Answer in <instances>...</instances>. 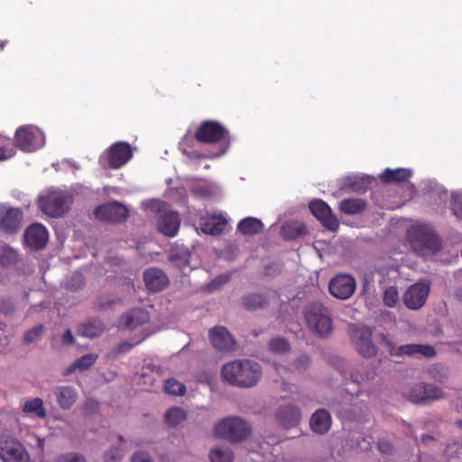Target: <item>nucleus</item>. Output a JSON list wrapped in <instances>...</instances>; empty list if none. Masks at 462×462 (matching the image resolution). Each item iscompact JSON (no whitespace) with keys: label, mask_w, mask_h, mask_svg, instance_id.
<instances>
[{"label":"nucleus","mask_w":462,"mask_h":462,"mask_svg":"<svg viewBox=\"0 0 462 462\" xmlns=\"http://www.w3.org/2000/svg\"><path fill=\"white\" fill-rule=\"evenodd\" d=\"M212 346L223 352H230L236 348V340L228 329L223 326H216L208 331Z\"/></svg>","instance_id":"f8f14e48"},{"label":"nucleus","mask_w":462,"mask_h":462,"mask_svg":"<svg viewBox=\"0 0 462 462\" xmlns=\"http://www.w3.org/2000/svg\"><path fill=\"white\" fill-rule=\"evenodd\" d=\"M451 207L454 215L462 220V195H453Z\"/></svg>","instance_id":"de8ad7c7"},{"label":"nucleus","mask_w":462,"mask_h":462,"mask_svg":"<svg viewBox=\"0 0 462 462\" xmlns=\"http://www.w3.org/2000/svg\"><path fill=\"white\" fill-rule=\"evenodd\" d=\"M23 218V213L20 208L0 209V230L6 234H15L21 229Z\"/></svg>","instance_id":"ddd939ff"},{"label":"nucleus","mask_w":462,"mask_h":462,"mask_svg":"<svg viewBox=\"0 0 462 462\" xmlns=\"http://www.w3.org/2000/svg\"><path fill=\"white\" fill-rule=\"evenodd\" d=\"M367 287H368V284L365 282V283L364 284V286H363V289H367Z\"/></svg>","instance_id":"338daca9"},{"label":"nucleus","mask_w":462,"mask_h":462,"mask_svg":"<svg viewBox=\"0 0 462 462\" xmlns=\"http://www.w3.org/2000/svg\"><path fill=\"white\" fill-rule=\"evenodd\" d=\"M186 419V413L183 409L172 407L164 414L165 423L170 427H175Z\"/></svg>","instance_id":"f704fd0d"},{"label":"nucleus","mask_w":462,"mask_h":462,"mask_svg":"<svg viewBox=\"0 0 462 462\" xmlns=\"http://www.w3.org/2000/svg\"><path fill=\"white\" fill-rule=\"evenodd\" d=\"M420 440H421V442H422V443H424V444H426V445H427V444H430V443L433 442V441H434V439H433V437H432V436H430V435L423 434V435L421 436V438H420Z\"/></svg>","instance_id":"bf43d9fd"},{"label":"nucleus","mask_w":462,"mask_h":462,"mask_svg":"<svg viewBox=\"0 0 462 462\" xmlns=\"http://www.w3.org/2000/svg\"><path fill=\"white\" fill-rule=\"evenodd\" d=\"M242 303L246 310H255L263 308L267 300L262 293L252 292L243 298Z\"/></svg>","instance_id":"72a5a7b5"},{"label":"nucleus","mask_w":462,"mask_h":462,"mask_svg":"<svg viewBox=\"0 0 462 462\" xmlns=\"http://www.w3.org/2000/svg\"><path fill=\"white\" fill-rule=\"evenodd\" d=\"M226 226V220L225 219V217L221 216L213 217L208 221L204 223L202 230L206 234L217 236L224 231Z\"/></svg>","instance_id":"473e14b6"},{"label":"nucleus","mask_w":462,"mask_h":462,"mask_svg":"<svg viewBox=\"0 0 462 462\" xmlns=\"http://www.w3.org/2000/svg\"><path fill=\"white\" fill-rule=\"evenodd\" d=\"M60 339L65 346H72L75 344V337L70 329H66L60 336Z\"/></svg>","instance_id":"864d4df0"},{"label":"nucleus","mask_w":462,"mask_h":462,"mask_svg":"<svg viewBox=\"0 0 462 462\" xmlns=\"http://www.w3.org/2000/svg\"><path fill=\"white\" fill-rule=\"evenodd\" d=\"M380 341L383 345L385 346V347L388 349L391 356H393L395 353L396 346L387 338V336L385 334H380L379 335Z\"/></svg>","instance_id":"5fc2aeb1"},{"label":"nucleus","mask_w":462,"mask_h":462,"mask_svg":"<svg viewBox=\"0 0 462 462\" xmlns=\"http://www.w3.org/2000/svg\"><path fill=\"white\" fill-rule=\"evenodd\" d=\"M164 390L171 395H183L186 392V387L175 379H168L165 383Z\"/></svg>","instance_id":"ea45409f"},{"label":"nucleus","mask_w":462,"mask_h":462,"mask_svg":"<svg viewBox=\"0 0 462 462\" xmlns=\"http://www.w3.org/2000/svg\"><path fill=\"white\" fill-rule=\"evenodd\" d=\"M106 329L105 325L99 319H89L79 325L77 333L84 337L95 338L100 337Z\"/></svg>","instance_id":"b1692460"},{"label":"nucleus","mask_w":462,"mask_h":462,"mask_svg":"<svg viewBox=\"0 0 462 462\" xmlns=\"http://www.w3.org/2000/svg\"><path fill=\"white\" fill-rule=\"evenodd\" d=\"M22 411L24 413L32 414L38 419H44L47 415L43 401L38 397L27 400L23 403Z\"/></svg>","instance_id":"7c9ffc66"},{"label":"nucleus","mask_w":462,"mask_h":462,"mask_svg":"<svg viewBox=\"0 0 462 462\" xmlns=\"http://www.w3.org/2000/svg\"><path fill=\"white\" fill-rule=\"evenodd\" d=\"M150 319L149 312L143 309L134 308L124 313L119 319L120 325L125 329L134 330L147 323Z\"/></svg>","instance_id":"f3484780"},{"label":"nucleus","mask_w":462,"mask_h":462,"mask_svg":"<svg viewBox=\"0 0 462 462\" xmlns=\"http://www.w3.org/2000/svg\"><path fill=\"white\" fill-rule=\"evenodd\" d=\"M453 448H456L457 449L459 448V446L457 444H453V445H448L447 448H446V450L445 452L447 453L448 456H452L453 453H452V449Z\"/></svg>","instance_id":"052dcab7"},{"label":"nucleus","mask_w":462,"mask_h":462,"mask_svg":"<svg viewBox=\"0 0 462 462\" xmlns=\"http://www.w3.org/2000/svg\"><path fill=\"white\" fill-rule=\"evenodd\" d=\"M411 236L414 238L412 246L415 250L420 247V251L428 249L435 252L439 250L441 246L439 236L427 229L416 228L412 231Z\"/></svg>","instance_id":"2eb2a0df"},{"label":"nucleus","mask_w":462,"mask_h":462,"mask_svg":"<svg viewBox=\"0 0 462 462\" xmlns=\"http://www.w3.org/2000/svg\"><path fill=\"white\" fill-rule=\"evenodd\" d=\"M263 225L258 218L247 217L237 225V230L245 236H254L263 230Z\"/></svg>","instance_id":"c756f323"},{"label":"nucleus","mask_w":462,"mask_h":462,"mask_svg":"<svg viewBox=\"0 0 462 462\" xmlns=\"http://www.w3.org/2000/svg\"><path fill=\"white\" fill-rule=\"evenodd\" d=\"M444 397L443 391L430 383H418L411 388L409 399L412 402H420L422 401H437Z\"/></svg>","instance_id":"4468645a"},{"label":"nucleus","mask_w":462,"mask_h":462,"mask_svg":"<svg viewBox=\"0 0 462 462\" xmlns=\"http://www.w3.org/2000/svg\"><path fill=\"white\" fill-rule=\"evenodd\" d=\"M0 310L3 311L5 314H8V313L13 311V307L10 306V307L5 309L3 305H0Z\"/></svg>","instance_id":"680f3d73"},{"label":"nucleus","mask_w":462,"mask_h":462,"mask_svg":"<svg viewBox=\"0 0 462 462\" xmlns=\"http://www.w3.org/2000/svg\"><path fill=\"white\" fill-rule=\"evenodd\" d=\"M6 41H0V51L5 48Z\"/></svg>","instance_id":"e2e57ef3"},{"label":"nucleus","mask_w":462,"mask_h":462,"mask_svg":"<svg viewBox=\"0 0 462 462\" xmlns=\"http://www.w3.org/2000/svg\"><path fill=\"white\" fill-rule=\"evenodd\" d=\"M357 410L359 411V408L356 407L355 405H349V404H346V405H343L342 407L337 408V412L341 416H343L346 419H349V420H354L358 417Z\"/></svg>","instance_id":"c03bdc74"},{"label":"nucleus","mask_w":462,"mask_h":462,"mask_svg":"<svg viewBox=\"0 0 462 462\" xmlns=\"http://www.w3.org/2000/svg\"><path fill=\"white\" fill-rule=\"evenodd\" d=\"M458 412H461L462 413V406H460L458 409H457Z\"/></svg>","instance_id":"774afa93"},{"label":"nucleus","mask_w":462,"mask_h":462,"mask_svg":"<svg viewBox=\"0 0 462 462\" xmlns=\"http://www.w3.org/2000/svg\"><path fill=\"white\" fill-rule=\"evenodd\" d=\"M195 141L196 139L194 138V136L191 137L189 135H185L180 143V148L181 152L190 160H212V156H210L208 152H202L194 147Z\"/></svg>","instance_id":"5701e85b"},{"label":"nucleus","mask_w":462,"mask_h":462,"mask_svg":"<svg viewBox=\"0 0 462 462\" xmlns=\"http://www.w3.org/2000/svg\"><path fill=\"white\" fill-rule=\"evenodd\" d=\"M456 424L460 428L462 429V420H458Z\"/></svg>","instance_id":"0e129e2a"},{"label":"nucleus","mask_w":462,"mask_h":462,"mask_svg":"<svg viewBox=\"0 0 462 462\" xmlns=\"http://www.w3.org/2000/svg\"><path fill=\"white\" fill-rule=\"evenodd\" d=\"M332 424L330 413L325 409L317 410L310 417V427L316 434L323 435L327 433Z\"/></svg>","instance_id":"aec40b11"},{"label":"nucleus","mask_w":462,"mask_h":462,"mask_svg":"<svg viewBox=\"0 0 462 462\" xmlns=\"http://www.w3.org/2000/svg\"><path fill=\"white\" fill-rule=\"evenodd\" d=\"M58 462H86V458L77 453H67L59 457Z\"/></svg>","instance_id":"09e8293b"},{"label":"nucleus","mask_w":462,"mask_h":462,"mask_svg":"<svg viewBox=\"0 0 462 462\" xmlns=\"http://www.w3.org/2000/svg\"><path fill=\"white\" fill-rule=\"evenodd\" d=\"M336 299L345 300L352 297L355 291H328Z\"/></svg>","instance_id":"603ef678"},{"label":"nucleus","mask_w":462,"mask_h":462,"mask_svg":"<svg viewBox=\"0 0 462 462\" xmlns=\"http://www.w3.org/2000/svg\"><path fill=\"white\" fill-rule=\"evenodd\" d=\"M0 459L3 462H29L23 445L12 437L0 438Z\"/></svg>","instance_id":"1a4fd4ad"},{"label":"nucleus","mask_w":462,"mask_h":462,"mask_svg":"<svg viewBox=\"0 0 462 462\" xmlns=\"http://www.w3.org/2000/svg\"><path fill=\"white\" fill-rule=\"evenodd\" d=\"M221 376L227 383L239 387L254 386L262 377L261 366L250 359H236L225 364Z\"/></svg>","instance_id":"f257e3e1"},{"label":"nucleus","mask_w":462,"mask_h":462,"mask_svg":"<svg viewBox=\"0 0 462 462\" xmlns=\"http://www.w3.org/2000/svg\"><path fill=\"white\" fill-rule=\"evenodd\" d=\"M180 225L179 214L169 211L162 214L157 222V228L162 234L173 237L177 235Z\"/></svg>","instance_id":"a211bd4d"},{"label":"nucleus","mask_w":462,"mask_h":462,"mask_svg":"<svg viewBox=\"0 0 462 462\" xmlns=\"http://www.w3.org/2000/svg\"><path fill=\"white\" fill-rule=\"evenodd\" d=\"M17 258L16 252L8 247V246H3L0 248V264L3 266L9 265L15 262Z\"/></svg>","instance_id":"79ce46f5"},{"label":"nucleus","mask_w":462,"mask_h":462,"mask_svg":"<svg viewBox=\"0 0 462 462\" xmlns=\"http://www.w3.org/2000/svg\"><path fill=\"white\" fill-rule=\"evenodd\" d=\"M428 293L429 291H405L403 302L409 309L418 310L425 304Z\"/></svg>","instance_id":"cd10ccee"},{"label":"nucleus","mask_w":462,"mask_h":462,"mask_svg":"<svg viewBox=\"0 0 462 462\" xmlns=\"http://www.w3.org/2000/svg\"><path fill=\"white\" fill-rule=\"evenodd\" d=\"M230 278L231 275L229 273H222L213 279L206 289H219L225 286L230 281Z\"/></svg>","instance_id":"a18cd8bd"},{"label":"nucleus","mask_w":462,"mask_h":462,"mask_svg":"<svg viewBox=\"0 0 462 462\" xmlns=\"http://www.w3.org/2000/svg\"><path fill=\"white\" fill-rule=\"evenodd\" d=\"M132 157V146L126 142H116L106 150L100 162L104 163V167L116 170L127 163Z\"/></svg>","instance_id":"6e6552de"},{"label":"nucleus","mask_w":462,"mask_h":462,"mask_svg":"<svg viewBox=\"0 0 462 462\" xmlns=\"http://www.w3.org/2000/svg\"><path fill=\"white\" fill-rule=\"evenodd\" d=\"M310 210L318 218L323 226L330 231L339 227L337 217L332 213L330 207L321 199H314L310 203Z\"/></svg>","instance_id":"9b49d317"},{"label":"nucleus","mask_w":462,"mask_h":462,"mask_svg":"<svg viewBox=\"0 0 462 462\" xmlns=\"http://www.w3.org/2000/svg\"><path fill=\"white\" fill-rule=\"evenodd\" d=\"M348 334L356 350L364 357H373L377 354V347L373 343V330L366 326L351 324L348 326Z\"/></svg>","instance_id":"39448f33"},{"label":"nucleus","mask_w":462,"mask_h":462,"mask_svg":"<svg viewBox=\"0 0 462 462\" xmlns=\"http://www.w3.org/2000/svg\"><path fill=\"white\" fill-rule=\"evenodd\" d=\"M72 197L64 192H52L39 199L42 211L52 217H62L69 209Z\"/></svg>","instance_id":"0eeeda50"},{"label":"nucleus","mask_w":462,"mask_h":462,"mask_svg":"<svg viewBox=\"0 0 462 462\" xmlns=\"http://www.w3.org/2000/svg\"><path fill=\"white\" fill-rule=\"evenodd\" d=\"M216 437L230 443L246 440L252 434V426L238 416H227L217 421L214 426Z\"/></svg>","instance_id":"7ed1b4c3"},{"label":"nucleus","mask_w":462,"mask_h":462,"mask_svg":"<svg viewBox=\"0 0 462 462\" xmlns=\"http://www.w3.org/2000/svg\"><path fill=\"white\" fill-rule=\"evenodd\" d=\"M269 348L275 354H283L290 350V344L282 337H275L269 342Z\"/></svg>","instance_id":"a19ab883"},{"label":"nucleus","mask_w":462,"mask_h":462,"mask_svg":"<svg viewBox=\"0 0 462 462\" xmlns=\"http://www.w3.org/2000/svg\"><path fill=\"white\" fill-rule=\"evenodd\" d=\"M124 457V452L121 448H116L106 451L104 455L105 462H120Z\"/></svg>","instance_id":"49530a36"},{"label":"nucleus","mask_w":462,"mask_h":462,"mask_svg":"<svg viewBox=\"0 0 462 462\" xmlns=\"http://www.w3.org/2000/svg\"><path fill=\"white\" fill-rule=\"evenodd\" d=\"M11 138L0 134V161H5L14 154Z\"/></svg>","instance_id":"58836bf2"},{"label":"nucleus","mask_w":462,"mask_h":462,"mask_svg":"<svg viewBox=\"0 0 462 462\" xmlns=\"http://www.w3.org/2000/svg\"><path fill=\"white\" fill-rule=\"evenodd\" d=\"M209 458L211 462H232L234 454L228 448H214L210 450Z\"/></svg>","instance_id":"c9c22d12"},{"label":"nucleus","mask_w":462,"mask_h":462,"mask_svg":"<svg viewBox=\"0 0 462 462\" xmlns=\"http://www.w3.org/2000/svg\"><path fill=\"white\" fill-rule=\"evenodd\" d=\"M415 354H420L426 357H432L435 356L436 351L429 345L408 344L396 347L393 356H413Z\"/></svg>","instance_id":"a878e982"},{"label":"nucleus","mask_w":462,"mask_h":462,"mask_svg":"<svg viewBox=\"0 0 462 462\" xmlns=\"http://www.w3.org/2000/svg\"><path fill=\"white\" fill-rule=\"evenodd\" d=\"M278 423L284 429L297 426L300 420V411L293 405L282 407L276 414Z\"/></svg>","instance_id":"412c9836"},{"label":"nucleus","mask_w":462,"mask_h":462,"mask_svg":"<svg viewBox=\"0 0 462 462\" xmlns=\"http://www.w3.org/2000/svg\"><path fill=\"white\" fill-rule=\"evenodd\" d=\"M49 238V234L46 227L39 223H34L29 226L24 232L25 244L32 249H42Z\"/></svg>","instance_id":"dca6fc26"},{"label":"nucleus","mask_w":462,"mask_h":462,"mask_svg":"<svg viewBox=\"0 0 462 462\" xmlns=\"http://www.w3.org/2000/svg\"><path fill=\"white\" fill-rule=\"evenodd\" d=\"M367 203L360 198L344 199L339 203V210L345 215H357L365 210Z\"/></svg>","instance_id":"bb28decb"},{"label":"nucleus","mask_w":462,"mask_h":462,"mask_svg":"<svg viewBox=\"0 0 462 462\" xmlns=\"http://www.w3.org/2000/svg\"><path fill=\"white\" fill-rule=\"evenodd\" d=\"M412 175L410 169L397 168L385 169L379 176L383 183H402L407 181Z\"/></svg>","instance_id":"393cba45"},{"label":"nucleus","mask_w":462,"mask_h":462,"mask_svg":"<svg viewBox=\"0 0 462 462\" xmlns=\"http://www.w3.org/2000/svg\"><path fill=\"white\" fill-rule=\"evenodd\" d=\"M146 289H165L169 285V278L163 270L150 267L143 272Z\"/></svg>","instance_id":"6ab92c4d"},{"label":"nucleus","mask_w":462,"mask_h":462,"mask_svg":"<svg viewBox=\"0 0 462 462\" xmlns=\"http://www.w3.org/2000/svg\"><path fill=\"white\" fill-rule=\"evenodd\" d=\"M97 357L98 356L94 353L84 355L72 364L71 369L87 370L96 363Z\"/></svg>","instance_id":"4c0bfd02"},{"label":"nucleus","mask_w":462,"mask_h":462,"mask_svg":"<svg viewBox=\"0 0 462 462\" xmlns=\"http://www.w3.org/2000/svg\"><path fill=\"white\" fill-rule=\"evenodd\" d=\"M134 346V344L128 342V341H123L117 344L114 348V353L118 356L125 353H127Z\"/></svg>","instance_id":"3c124183"},{"label":"nucleus","mask_w":462,"mask_h":462,"mask_svg":"<svg viewBox=\"0 0 462 462\" xmlns=\"http://www.w3.org/2000/svg\"><path fill=\"white\" fill-rule=\"evenodd\" d=\"M44 326L42 324L26 330L23 337V343L24 345H31L42 339L44 334Z\"/></svg>","instance_id":"e433bc0d"},{"label":"nucleus","mask_w":462,"mask_h":462,"mask_svg":"<svg viewBox=\"0 0 462 462\" xmlns=\"http://www.w3.org/2000/svg\"><path fill=\"white\" fill-rule=\"evenodd\" d=\"M117 302H119L118 300L112 299L106 294H104L97 299L94 303V309L97 310H106L112 309Z\"/></svg>","instance_id":"37998d69"},{"label":"nucleus","mask_w":462,"mask_h":462,"mask_svg":"<svg viewBox=\"0 0 462 462\" xmlns=\"http://www.w3.org/2000/svg\"><path fill=\"white\" fill-rule=\"evenodd\" d=\"M310 357L306 355H301L295 361V366L297 369H305L310 365Z\"/></svg>","instance_id":"4d7b16f0"},{"label":"nucleus","mask_w":462,"mask_h":462,"mask_svg":"<svg viewBox=\"0 0 462 462\" xmlns=\"http://www.w3.org/2000/svg\"><path fill=\"white\" fill-rule=\"evenodd\" d=\"M132 462H152L151 457L144 452L139 451L133 455Z\"/></svg>","instance_id":"6e6d98bb"},{"label":"nucleus","mask_w":462,"mask_h":462,"mask_svg":"<svg viewBox=\"0 0 462 462\" xmlns=\"http://www.w3.org/2000/svg\"><path fill=\"white\" fill-rule=\"evenodd\" d=\"M430 282L428 281V280H422V281H420L412 285H411L408 289H425V290H428V289H430Z\"/></svg>","instance_id":"13d9d810"},{"label":"nucleus","mask_w":462,"mask_h":462,"mask_svg":"<svg viewBox=\"0 0 462 462\" xmlns=\"http://www.w3.org/2000/svg\"><path fill=\"white\" fill-rule=\"evenodd\" d=\"M94 213L97 219L113 224L123 223L129 217L127 208L118 201L100 205Z\"/></svg>","instance_id":"9d476101"},{"label":"nucleus","mask_w":462,"mask_h":462,"mask_svg":"<svg viewBox=\"0 0 462 462\" xmlns=\"http://www.w3.org/2000/svg\"><path fill=\"white\" fill-rule=\"evenodd\" d=\"M306 234L307 228L302 223H286L281 228V236L284 240H296Z\"/></svg>","instance_id":"c85d7f7f"},{"label":"nucleus","mask_w":462,"mask_h":462,"mask_svg":"<svg viewBox=\"0 0 462 462\" xmlns=\"http://www.w3.org/2000/svg\"><path fill=\"white\" fill-rule=\"evenodd\" d=\"M194 138L205 144H217L215 151L208 152L212 159L224 155L230 148L231 135L229 131L218 121H203L197 128Z\"/></svg>","instance_id":"f03ea898"},{"label":"nucleus","mask_w":462,"mask_h":462,"mask_svg":"<svg viewBox=\"0 0 462 462\" xmlns=\"http://www.w3.org/2000/svg\"><path fill=\"white\" fill-rule=\"evenodd\" d=\"M356 282L355 278L348 273H337L333 277L328 289H356Z\"/></svg>","instance_id":"2f4dec72"},{"label":"nucleus","mask_w":462,"mask_h":462,"mask_svg":"<svg viewBox=\"0 0 462 462\" xmlns=\"http://www.w3.org/2000/svg\"><path fill=\"white\" fill-rule=\"evenodd\" d=\"M118 439H119V441H120V442H123V441H124V439H123V437H122V436H118Z\"/></svg>","instance_id":"69168bd1"},{"label":"nucleus","mask_w":462,"mask_h":462,"mask_svg":"<svg viewBox=\"0 0 462 462\" xmlns=\"http://www.w3.org/2000/svg\"><path fill=\"white\" fill-rule=\"evenodd\" d=\"M305 320L309 328L320 337L332 331V319L327 308L319 303H312L305 310Z\"/></svg>","instance_id":"20e7f679"},{"label":"nucleus","mask_w":462,"mask_h":462,"mask_svg":"<svg viewBox=\"0 0 462 462\" xmlns=\"http://www.w3.org/2000/svg\"><path fill=\"white\" fill-rule=\"evenodd\" d=\"M398 298V291H384L383 301L388 307L394 306Z\"/></svg>","instance_id":"8fccbe9b"},{"label":"nucleus","mask_w":462,"mask_h":462,"mask_svg":"<svg viewBox=\"0 0 462 462\" xmlns=\"http://www.w3.org/2000/svg\"><path fill=\"white\" fill-rule=\"evenodd\" d=\"M53 393L59 406L63 410L69 409L78 398L75 388L69 385L57 386L53 389Z\"/></svg>","instance_id":"4be33fe9"},{"label":"nucleus","mask_w":462,"mask_h":462,"mask_svg":"<svg viewBox=\"0 0 462 462\" xmlns=\"http://www.w3.org/2000/svg\"><path fill=\"white\" fill-rule=\"evenodd\" d=\"M14 143L17 148L23 152H32L44 145V134L32 125L19 127L14 134Z\"/></svg>","instance_id":"423d86ee"}]
</instances>
